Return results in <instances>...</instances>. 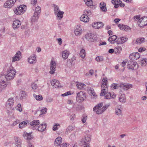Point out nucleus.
I'll use <instances>...</instances> for the list:
<instances>
[{
    "label": "nucleus",
    "instance_id": "1",
    "mask_svg": "<svg viewBox=\"0 0 147 147\" xmlns=\"http://www.w3.org/2000/svg\"><path fill=\"white\" fill-rule=\"evenodd\" d=\"M103 106L102 102L99 103L96 105L93 108L94 111H96V113L98 115L102 113L109 106L110 104H107L101 108Z\"/></svg>",
    "mask_w": 147,
    "mask_h": 147
},
{
    "label": "nucleus",
    "instance_id": "2",
    "mask_svg": "<svg viewBox=\"0 0 147 147\" xmlns=\"http://www.w3.org/2000/svg\"><path fill=\"white\" fill-rule=\"evenodd\" d=\"M86 97V94L83 91H80L77 94L76 100L79 102H82L84 101Z\"/></svg>",
    "mask_w": 147,
    "mask_h": 147
},
{
    "label": "nucleus",
    "instance_id": "3",
    "mask_svg": "<svg viewBox=\"0 0 147 147\" xmlns=\"http://www.w3.org/2000/svg\"><path fill=\"white\" fill-rule=\"evenodd\" d=\"M26 10V6L25 5L20 6L14 11L15 13L17 15L23 14Z\"/></svg>",
    "mask_w": 147,
    "mask_h": 147
},
{
    "label": "nucleus",
    "instance_id": "4",
    "mask_svg": "<svg viewBox=\"0 0 147 147\" xmlns=\"http://www.w3.org/2000/svg\"><path fill=\"white\" fill-rule=\"evenodd\" d=\"M127 67L132 70H136L138 68V65L137 62L132 60H129L127 63Z\"/></svg>",
    "mask_w": 147,
    "mask_h": 147
},
{
    "label": "nucleus",
    "instance_id": "5",
    "mask_svg": "<svg viewBox=\"0 0 147 147\" xmlns=\"http://www.w3.org/2000/svg\"><path fill=\"white\" fill-rule=\"evenodd\" d=\"M8 143L12 144L14 145V147H22L21 140L17 137H15L12 143L9 142Z\"/></svg>",
    "mask_w": 147,
    "mask_h": 147
},
{
    "label": "nucleus",
    "instance_id": "6",
    "mask_svg": "<svg viewBox=\"0 0 147 147\" xmlns=\"http://www.w3.org/2000/svg\"><path fill=\"white\" fill-rule=\"evenodd\" d=\"M138 24L140 27L147 25V17H142L139 19L138 22Z\"/></svg>",
    "mask_w": 147,
    "mask_h": 147
},
{
    "label": "nucleus",
    "instance_id": "7",
    "mask_svg": "<svg viewBox=\"0 0 147 147\" xmlns=\"http://www.w3.org/2000/svg\"><path fill=\"white\" fill-rule=\"evenodd\" d=\"M85 37L88 41L91 42H94L96 40V36L92 33L86 34Z\"/></svg>",
    "mask_w": 147,
    "mask_h": 147
},
{
    "label": "nucleus",
    "instance_id": "8",
    "mask_svg": "<svg viewBox=\"0 0 147 147\" xmlns=\"http://www.w3.org/2000/svg\"><path fill=\"white\" fill-rule=\"evenodd\" d=\"M16 73V71L13 69H10L7 72L6 76L7 80L13 79Z\"/></svg>",
    "mask_w": 147,
    "mask_h": 147
},
{
    "label": "nucleus",
    "instance_id": "9",
    "mask_svg": "<svg viewBox=\"0 0 147 147\" xmlns=\"http://www.w3.org/2000/svg\"><path fill=\"white\" fill-rule=\"evenodd\" d=\"M40 124V121L38 120H34L29 123L30 128L33 130L37 129L38 126Z\"/></svg>",
    "mask_w": 147,
    "mask_h": 147
},
{
    "label": "nucleus",
    "instance_id": "10",
    "mask_svg": "<svg viewBox=\"0 0 147 147\" xmlns=\"http://www.w3.org/2000/svg\"><path fill=\"white\" fill-rule=\"evenodd\" d=\"M82 32L81 26L78 25L74 29V32L76 36L80 35Z\"/></svg>",
    "mask_w": 147,
    "mask_h": 147
},
{
    "label": "nucleus",
    "instance_id": "11",
    "mask_svg": "<svg viewBox=\"0 0 147 147\" xmlns=\"http://www.w3.org/2000/svg\"><path fill=\"white\" fill-rule=\"evenodd\" d=\"M56 67V64L55 61L52 59L50 63V73L52 74H54L55 71V68Z\"/></svg>",
    "mask_w": 147,
    "mask_h": 147
},
{
    "label": "nucleus",
    "instance_id": "12",
    "mask_svg": "<svg viewBox=\"0 0 147 147\" xmlns=\"http://www.w3.org/2000/svg\"><path fill=\"white\" fill-rule=\"evenodd\" d=\"M16 0H8L5 3L4 6L7 8H10L13 5Z\"/></svg>",
    "mask_w": 147,
    "mask_h": 147
},
{
    "label": "nucleus",
    "instance_id": "13",
    "mask_svg": "<svg viewBox=\"0 0 147 147\" xmlns=\"http://www.w3.org/2000/svg\"><path fill=\"white\" fill-rule=\"evenodd\" d=\"M7 80L6 76L4 74L0 75V85L4 86L6 84L5 82Z\"/></svg>",
    "mask_w": 147,
    "mask_h": 147
},
{
    "label": "nucleus",
    "instance_id": "14",
    "mask_svg": "<svg viewBox=\"0 0 147 147\" xmlns=\"http://www.w3.org/2000/svg\"><path fill=\"white\" fill-rule=\"evenodd\" d=\"M36 55L35 54H33L30 56L28 59V61L30 64L35 63L36 62Z\"/></svg>",
    "mask_w": 147,
    "mask_h": 147
},
{
    "label": "nucleus",
    "instance_id": "15",
    "mask_svg": "<svg viewBox=\"0 0 147 147\" xmlns=\"http://www.w3.org/2000/svg\"><path fill=\"white\" fill-rule=\"evenodd\" d=\"M51 84L52 86L55 88H58L61 87V85L59 81L56 80H53L51 81Z\"/></svg>",
    "mask_w": 147,
    "mask_h": 147
},
{
    "label": "nucleus",
    "instance_id": "16",
    "mask_svg": "<svg viewBox=\"0 0 147 147\" xmlns=\"http://www.w3.org/2000/svg\"><path fill=\"white\" fill-rule=\"evenodd\" d=\"M21 53L20 51H18L15 55L14 57L12 58V62H14L20 60L21 59Z\"/></svg>",
    "mask_w": 147,
    "mask_h": 147
},
{
    "label": "nucleus",
    "instance_id": "17",
    "mask_svg": "<svg viewBox=\"0 0 147 147\" xmlns=\"http://www.w3.org/2000/svg\"><path fill=\"white\" fill-rule=\"evenodd\" d=\"M21 22L19 20H15L12 24L14 30L17 29L21 25Z\"/></svg>",
    "mask_w": 147,
    "mask_h": 147
},
{
    "label": "nucleus",
    "instance_id": "18",
    "mask_svg": "<svg viewBox=\"0 0 147 147\" xmlns=\"http://www.w3.org/2000/svg\"><path fill=\"white\" fill-rule=\"evenodd\" d=\"M47 127V125L45 123L40 125L39 124L37 128V130L40 132L43 131L45 130Z\"/></svg>",
    "mask_w": 147,
    "mask_h": 147
},
{
    "label": "nucleus",
    "instance_id": "19",
    "mask_svg": "<svg viewBox=\"0 0 147 147\" xmlns=\"http://www.w3.org/2000/svg\"><path fill=\"white\" fill-rule=\"evenodd\" d=\"M14 103V100L13 98H9L6 102V106L7 107L11 108V107Z\"/></svg>",
    "mask_w": 147,
    "mask_h": 147
},
{
    "label": "nucleus",
    "instance_id": "20",
    "mask_svg": "<svg viewBox=\"0 0 147 147\" xmlns=\"http://www.w3.org/2000/svg\"><path fill=\"white\" fill-rule=\"evenodd\" d=\"M117 38V36L115 35H113L109 38L108 41L111 43L114 44L116 42Z\"/></svg>",
    "mask_w": 147,
    "mask_h": 147
},
{
    "label": "nucleus",
    "instance_id": "21",
    "mask_svg": "<svg viewBox=\"0 0 147 147\" xmlns=\"http://www.w3.org/2000/svg\"><path fill=\"white\" fill-rule=\"evenodd\" d=\"M100 7L101 11L103 12H106L107 11V9L106 6V4L103 2H101L100 3Z\"/></svg>",
    "mask_w": 147,
    "mask_h": 147
},
{
    "label": "nucleus",
    "instance_id": "22",
    "mask_svg": "<svg viewBox=\"0 0 147 147\" xmlns=\"http://www.w3.org/2000/svg\"><path fill=\"white\" fill-rule=\"evenodd\" d=\"M127 38L123 37L119 38H118L116 41L117 43V44H121L126 42Z\"/></svg>",
    "mask_w": 147,
    "mask_h": 147
},
{
    "label": "nucleus",
    "instance_id": "23",
    "mask_svg": "<svg viewBox=\"0 0 147 147\" xmlns=\"http://www.w3.org/2000/svg\"><path fill=\"white\" fill-rule=\"evenodd\" d=\"M120 86L123 87L125 90H127L132 87V86L131 84L122 83L120 85Z\"/></svg>",
    "mask_w": 147,
    "mask_h": 147
},
{
    "label": "nucleus",
    "instance_id": "24",
    "mask_svg": "<svg viewBox=\"0 0 147 147\" xmlns=\"http://www.w3.org/2000/svg\"><path fill=\"white\" fill-rule=\"evenodd\" d=\"M80 19L81 21L82 22H87L89 21V18L87 15H86L85 14H83L80 17Z\"/></svg>",
    "mask_w": 147,
    "mask_h": 147
},
{
    "label": "nucleus",
    "instance_id": "25",
    "mask_svg": "<svg viewBox=\"0 0 147 147\" xmlns=\"http://www.w3.org/2000/svg\"><path fill=\"white\" fill-rule=\"evenodd\" d=\"M62 139L60 137L57 138L55 140L54 142V144L55 146V147L58 146V145H60L61 143Z\"/></svg>",
    "mask_w": 147,
    "mask_h": 147
},
{
    "label": "nucleus",
    "instance_id": "26",
    "mask_svg": "<svg viewBox=\"0 0 147 147\" xmlns=\"http://www.w3.org/2000/svg\"><path fill=\"white\" fill-rule=\"evenodd\" d=\"M32 133H25L24 134V135L23 136L25 139L28 140H29L32 139L33 137L31 135Z\"/></svg>",
    "mask_w": 147,
    "mask_h": 147
},
{
    "label": "nucleus",
    "instance_id": "27",
    "mask_svg": "<svg viewBox=\"0 0 147 147\" xmlns=\"http://www.w3.org/2000/svg\"><path fill=\"white\" fill-rule=\"evenodd\" d=\"M28 124H29L28 121L27 120L24 121L19 124V127L20 128H23L26 126Z\"/></svg>",
    "mask_w": 147,
    "mask_h": 147
},
{
    "label": "nucleus",
    "instance_id": "28",
    "mask_svg": "<svg viewBox=\"0 0 147 147\" xmlns=\"http://www.w3.org/2000/svg\"><path fill=\"white\" fill-rule=\"evenodd\" d=\"M64 13V12L63 11H60L55 15L56 16L57 19L61 20L63 18Z\"/></svg>",
    "mask_w": 147,
    "mask_h": 147
},
{
    "label": "nucleus",
    "instance_id": "29",
    "mask_svg": "<svg viewBox=\"0 0 147 147\" xmlns=\"http://www.w3.org/2000/svg\"><path fill=\"white\" fill-rule=\"evenodd\" d=\"M77 88L80 90H83L85 89L86 85L83 83H78L76 84Z\"/></svg>",
    "mask_w": 147,
    "mask_h": 147
},
{
    "label": "nucleus",
    "instance_id": "30",
    "mask_svg": "<svg viewBox=\"0 0 147 147\" xmlns=\"http://www.w3.org/2000/svg\"><path fill=\"white\" fill-rule=\"evenodd\" d=\"M69 54V52L68 51L66 50L63 51L62 55L63 58L65 59H67L68 58Z\"/></svg>",
    "mask_w": 147,
    "mask_h": 147
},
{
    "label": "nucleus",
    "instance_id": "31",
    "mask_svg": "<svg viewBox=\"0 0 147 147\" xmlns=\"http://www.w3.org/2000/svg\"><path fill=\"white\" fill-rule=\"evenodd\" d=\"M107 78H104L102 82L101 88H107L108 87V85L107 84Z\"/></svg>",
    "mask_w": 147,
    "mask_h": 147
},
{
    "label": "nucleus",
    "instance_id": "32",
    "mask_svg": "<svg viewBox=\"0 0 147 147\" xmlns=\"http://www.w3.org/2000/svg\"><path fill=\"white\" fill-rule=\"evenodd\" d=\"M145 39L144 38H139L136 39L135 41V44H140L144 41Z\"/></svg>",
    "mask_w": 147,
    "mask_h": 147
},
{
    "label": "nucleus",
    "instance_id": "33",
    "mask_svg": "<svg viewBox=\"0 0 147 147\" xmlns=\"http://www.w3.org/2000/svg\"><path fill=\"white\" fill-rule=\"evenodd\" d=\"M39 16L34 13L33 16L31 18V22H34L36 21L39 18Z\"/></svg>",
    "mask_w": 147,
    "mask_h": 147
},
{
    "label": "nucleus",
    "instance_id": "34",
    "mask_svg": "<svg viewBox=\"0 0 147 147\" xmlns=\"http://www.w3.org/2000/svg\"><path fill=\"white\" fill-rule=\"evenodd\" d=\"M84 1L88 7H90L93 5L92 0H84Z\"/></svg>",
    "mask_w": 147,
    "mask_h": 147
},
{
    "label": "nucleus",
    "instance_id": "35",
    "mask_svg": "<svg viewBox=\"0 0 147 147\" xmlns=\"http://www.w3.org/2000/svg\"><path fill=\"white\" fill-rule=\"evenodd\" d=\"M53 5L54 7V13L55 14H56L57 13L60 11V10L59 7L57 5L53 4Z\"/></svg>",
    "mask_w": 147,
    "mask_h": 147
},
{
    "label": "nucleus",
    "instance_id": "36",
    "mask_svg": "<svg viewBox=\"0 0 147 147\" xmlns=\"http://www.w3.org/2000/svg\"><path fill=\"white\" fill-rule=\"evenodd\" d=\"M26 95L25 91H21L20 94V99H24L26 97Z\"/></svg>",
    "mask_w": 147,
    "mask_h": 147
},
{
    "label": "nucleus",
    "instance_id": "37",
    "mask_svg": "<svg viewBox=\"0 0 147 147\" xmlns=\"http://www.w3.org/2000/svg\"><path fill=\"white\" fill-rule=\"evenodd\" d=\"M41 8L40 7L38 6L36 7L35 12L34 13L39 16Z\"/></svg>",
    "mask_w": 147,
    "mask_h": 147
},
{
    "label": "nucleus",
    "instance_id": "38",
    "mask_svg": "<svg viewBox=\"0 0 147 147\" xmlns=\"http://www.w3.org/2000/svg\"><path fill=\"white\" fill-rule=\"evenodd\" d=\"M33 96L36 99L38 100H42L43 98V97L41 95H37L36 94H34Z\"/></svg>",
    "mask_w": 147,
    "mask_h": 147
},
{
    "label": "nucleus",
    "instance_id": "39",
    "mask_svg": "<svg viewBox=\"0 0 147 147\" xmlns=\"http://www.w3.org/2000/svg\"><path fill=\"white\" fill-rule=\"evenodd\" d=\"M115 113V114L118 116L121 115L122 113V111L118 108H116Z\"/></svg>",
    "mask_w": 147,
    "mask_h": 147
},
{
    "label": "nucleus",
    "instance_id": "40",
    "mask_svg": "<svg viewBox=\"0 0 147 147\" xmlns=\"http://www.w3.org/2000/svg\"><path fill=\"white\" fill-rule=\"evenodd\" d=\"M119 101L121 102H125L126 101L125 98L124 94H121L119 98Z\"/></svg>",
    "mask_w": 147,
    "mask_h": 147
},
{
    "label": "nucleus",
    "instance_id": "41",
    "mask_svg": "<svg viewBox=\"0 0 147 147\" xmlns=\"http://www.w3.org/2000/svg\"><path fill=\"white\" fill-rule=\"evenodd\" d=\"M91 140V136L89 135H87V136L85 137V139L84 140V143L85 142L86 143H89Z\"/></svg>",
    "mask_w": 147,
    "mask_h": 147
},
{
    "label": "nucleus",
    "instance_id": "42",
    "mask_svg": "<svg viewBox=\"0 0 147 147\" xmlns=\"http://www.w3.org/2000/svg\"><path fill=\"white\" fill-rule=\"evenodd\" d=\"M80 55L81 57L83 58H84L86 55L85 50L84 49H82L80 51Z\"/></svg>",
    "mask_w": 147,
    "mask_h": 147
},
{
    "label": "nucleus",
    "instance_id": "43",
    "mask_svg": "<svg viewBox=\"0 0 147 147\" xmlns=\"http://www.w3.org/2000/svg\"><path fill=\"white\" fill-rule=\"evenodd\" d=\"M132 55H133L134 56V60L137 59H139L140 57V54L138 53H132Z\"/></svg>",
    "mask_w": 147,
    "mask_h": 147
},
{
    "label": "nucleus",
    "instance_id": "44",
    "mask_svg": "<svg viewBox=\"0 0 147 147\" xmlns=\"http://www.w3.org/2000/svg\"><path fill=\"white\" fill-rule=\"evenodd\" d=\"M104 96L105 98L106 99H110L111 98V94L110 92L106 93Z\"/></svg>",
    "mask_w": 147,
    "mask_h": 147
},
{
    "label": "nucleus",
    "instance_id": "45",
    "mask_svg": "<svg viewBox=\"0 0 147 147\" xmlns=\"http://www.w3.org/2000/svg\"><path fill=\"white\" fill-rule=\"evenodd\" d=\"M102 88V90H101V92L100 93V96H104L106 92V88Z\"/></svg>",
    "mask_w": 147,
    "mask_h": 147
},
{
    "label": "nucleus",
    "instance_id": "46",
    "mask_svg": "<svg viewBox=\"0 0 147 147\" xmlns=\"http://www.w3.org/2000/svg\"><path fill=\"white\" fill-rule=\"evenodd\" d=\"M119 86L118 85V84H113L111 86V88L112 89H117Z\"/></svg>",
    "mask_w": 147,
    "mask_h": 147
},
{
    "label": "nucleus",
    "instance_id": "47",
    "mask_svg": "<svg viewBox=\"0 0 147 147\" xmlns=\"http://www.w3.org/2000/svg\"><path fill=\"white\" fill-rule=\"evenodd\" d=\"M122 48L121 47H116L115 50H116V51L115 52L116 53H119L120 51L122 50Z\"/></svg>",
    "mask_w": 147,
    "mask_h": 147
},
{
    "label": "nucleus",
    "instance_id": "48",
    "mask_svg": "<svg viewBox=\"0 0 147 147\" xmlns=\"http://www.w3.org/2000/svg\"><path fill=\"white\" fill-rule=\"evenodd\" d=\"M96 60L97 62L102 61L104 60L103 57H102L97 56L96 58Z\"/></svg>",
    "mask_w": 147,
    "mask_h": 147
},
{
    "label": "nucleus",
    "instance_id": "49",
    "mask_svg": "<svg viewBox=\"0 0 147 147\" xmlns=\"http://www.w3.org/2000/svg\"><path fill=\"white\" fill-rule=\"evenodd\" d=\"M121 26L123 27V30H125V31H127L130 30L131 29L128 26L125 25H121Z\"/></svg>",
    "mask_w": 147,
    "mask_h": 147
},
{
    "label": "nucleus",
    "instance_id": "50",
    "mask_svg": "<svg viewBox=\"0 0 147 147\" xmlns=\"http://www.w3.org/2000/svg\"><path fill=\"white\" fill-rule=\"evenodd\" d=\"M68 145L66 143H64L60 145H58V146L55 147H68Z\"/></svg>",
    "mask_w": 147,
    "mask_h": 147
},
{
    "label": "nucleus",
    "instance_id": "51",
    "mask_svg": "<svg viewBox=\"0 0 147 147\" xmlns=\"http://www.w3.org/2000/svg\"><path fill=\"white\" fill-rule=\"evenodd\" d=\"M47 109L46 108H44L40 110L41 114L40 115L45 113L47 112Z\"/></svg>",
    "mask_w": 147,
    "mask_h": 147
},
{
    "label": "nucleus",
    "instance_id": "52",
    "mask_svg": "<svg viewBox=\"0 0 147 147\" xmlns=\"http://www.w3.org/2000/svg\"><path fill=\"white\" fill-rule=\"evenodd\" d=\"M120 0H112V3L114 5L119 4Z\"/></svg>",
    "mask_w": 147,
    "mask_h": 147
},
{
    "label": "nucleus",
    "instance_id": "53",
    "mask_svg": "<svg viewBox=\"0 0 147 147\" xmlns=\"http://www.w3.org/2000/svg\"><path fill=\"white\" fill-rule=\"evenodd\" d=\"M59 126V124L58 123L54 125L53 129V131H56L58 129V127Z\"/></svg>",
    "mask_w": 147,
    "mask_h": 147
},
{
    "label": "nucleus",
    "instance_id": "54",
    "mask_svg": "<svg viewBox=\"0 0 147 147\" xmlns=\"http://www.w3.org/2000/svg\"><path fill=\"white\" fill-rule=\"evenodd\" d=\"M84 13L86 15H87L88 16H90L91 14V11L89 10H85Z\"/></svg>",
    "mask_w": 147,
    "mask_h": 147
},
{
    "label": "nucleus",
    "instance_id": "55",
    "mask_svg": "<svg viewBox=\"0 0 147 147\" xmlns=\"http://www.w3.org/2000/svg\"><path fill=\"white\" fill-rule=\"evenodd\" d=\"M141 63L142 65H145L144 64L147 63V61L146 59H144L141 61Z\"/></svg>",
    "mask_w": 147,
    "mask_h": 147
},
{
    "label": "nucleus",
    "instance_id": "56",
    "mask_svg": "<svg viewBox=\"0 0 147 147\" xmlns=\"http://www.w3.org/2000/svg\"><path fill=\"white\" fill-rule=\"evenodd\" d=\"M74 60L72 59H68L67 62V65L68 66H71V65L72 62H73Z\"/></svg>",
    "mask_w": 147,
    "mask_h": 147
},
{
    "label": "nucleus",
    "instance_id": "57",
    "mask_svg": "<svg viewBox=\"0 0 147 147\" xmlns=\"http://www.w3.org/2000/svg\"><path fill=\"white\" fill-rule=\"evenodd\" d=\"M89 92L93 96H95L96 93L94 91V90L93 88H91L90 89Z\"/></svg>",
    "mask_w": 147,
    "mask_h": 147
},
{
    "label": "nucleus",
    "instance_id": "58",
    "mask_svg": "<svg viewBox=\"0 0 147 147\" xmlns=\"http://www.w3.org/2000/svg\"><path fill=\"white\" fill-rule=\"evenodd\" d=\"M98 26H97V29L102 28L104 25V24L102 22H98Z\"/></svg>",
    "mask_w": 147,
    "mask_h": 147
},
{
    "label": "nucleus",
    "instance_id": "59",
    "mask_svg": "<svg viewBox=\"0 0 147 147\" xmlns=\"http://www.w3.org/2000/svg\"><path fill=\"white\" fill-rule=\"evenodd\" d=\"M31 87L33 89L36 90L37 88V86L34 83H33L31 85Z\"/></svg>",
    "mask_w": 147,
    "mask_h": 147
},
{
    "label": "nucleus",
    "instance_id": "60",
    "mask_svg": "<svg viewBox=\"0 0 147 147\" xmlns=\"http://www.w3.org/2000/svg\"><path fill=\"white\" fill-rule=\"evenodd\" d=\"M127 62V60H124L121 63V65L122 67H124L126 63Z\"/></svg>",
    "mask_w": 147,
    "mask_h": 147
},
{
    "label": "nucleus",
    "instance_id": "61",
    "mask_svg": "<svg viewBox=\"0 0 147 147\" xmlns=\"http://www.w3.org/2000/svg\"><path fill=\"white\" fill-rule=\"evenodd\" d=\"M87 117V116H83L82 119V121L83 123H85Z\"/></svg>",
    "mask_w": 147,
    "mask_h": 147
},
{
    "label": "nucleus",
    "instance_id": "62",
    "mask_svg": "<svg viewBox=\"0 0 147 147\" xmlns=\"http://www.w3.org/2000/svg\"><path fill=\"white\" fill-rule=\"evenodd\" d=\"M74 129V127L72 126H69L67 128V131H70Z\"/></svg>",
    "mask_w": 147,
    "mask_h": 147
},
{
    "label": "nucleus",
    "instance_id": "63",
    "mask_svg": "<svg viewBox=\"0 0 147 147\" xmlns=\"http://www.w3.org/2000/svg\"><path fill=\"white\" fill-rule=\"evenodd\" d=\"M46 101L48 102H52L53 99L49 97L46 98Z\"/></svg>",
    "mask_w": 147,
    "mask_h": 147
},
{
    "label": "nucleus",
    "instance_id": "64",
    "mask_svg": "<svg viewBox=\"0 0 147 147\" xmlns=\"http://www.w3.org/2000/svg\"><path fill=\"white\" fill-rule=\"evenodd\" d=\"M98 25V22L94 23L92 24V27L95 28L97 29Z\"/></svg>",
    "mask_w": 147,
    "mask_h": 147
}]
</instances>
